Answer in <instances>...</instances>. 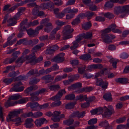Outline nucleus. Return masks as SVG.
Wrapping results in <instances>:
<instances>
[{"instance_id": "f257e3e1", "label": "nucleus", "mask_w": 129, "mask_h": 129, "mask_svg": "<svg viewBox=\"0 0 129 129\" xmlns=\"http://www.w3.org/2000/svg\"><path fill=\"white\" fill-rule=\"evenodd\" d=\"M111 31L110 28L109 27L102 31V34L101 38L104 42L106 43H109L112 42V40L115 38V36L112 34L105 35Z\"/></svg>"}, {"instance_id": "5fc2aeb1", "label": "nucleus", "mask_w": 129, "mask_h": 129, "mask_svg": "<svg viewBox=\"0 0 129 129\" xmlns=\"http://www.w3.org/2000/svg\"><path fill=\"white\" fill-rule=\"evenodd\" d=\"M75 103H71L67 104L65 106V108L67 109H71L74 106Z\"/></svg>"}, {"instance_id": "6e6552de", "label": "nucleus", "mask_w": 129, "mask_h": 129, "mask_svg": "<svg viewBox=\"0 0 129 129\" xmlns=\"http://www.w3.org/2000/svg\"><path fill=\"white\" fill-rule=\"evenodd\" d=\"M108 107V109L106 107H104V109H105L104 111L105 112L103 115V116L104 117H108L114 112L112 106L110 105H109Z\"/></svg>"}, {"instance_id": "4be33fe9", "label": "nucleus", "mask_w": 129, "mask_h": 129, "mask_svg": "<svg viewBox=\"0 0 129 129\" xmlns=\"http://www.w3.org/2000/svg\"><path fill=\"white\" fill-rule=\"evenodd\" d=\"M81 87L82 83L80 82H77L69 86L68 88V90H73Z\"/></svg>"}, {"instance_id": "aec40b11", "label": "nucleus", "mask_w": 129, "mask_h": 129, "mask_svg": "<svg viewBox=\"0 0 129 129\" xmlns=\"http://www.w3.org/2000/svg\"><path fill=\"white\" fill-rule=\"evenodd\" d=\"M84 15V14L83 13L80 14L78 15L77 18L71 23L72 25H74L77 24L80 22V20L82 18Z\"/></svg>"}, {"instance_id": "e2e57ef3", "label": "nucleus", "mask_w": 129, "mask_h": 129, "mask_svg": "<svg viewBox=\"0 0 129 129\" xmlns=\"http://www.w3.org/2000/svg\"><path fill=\"white\" fill-rule=\"evenodd\" d=\"M109 124L108 122L106 121H103L99 123L100 126L101 127H105L109 125Z\"/></svg>"}, {"instance_id": "f3484780", "label": "nucleus", "mask_w": 129, "mask_h": 129, "mask_svg": "<svg viewBox=\"0 0 129 129\" xmlns=\"http://www.w3.org/2000/svg\"><path fill=\"white\" fill-rule=\"evenodd\" d=\"M39 104L37 102L35 103L29 102L27 104L26 106L27 107H30L32 111L37 110V107L39 106Z\"/></svg>"}, {"instance_id": "6e6d98bb", "label": "nucleus", "mask_w": 129, "mask_h": 129, "mask_svg": "<svg viewBox=\"0 0 129 129\" xmlns=\"http://www.w3.org/2000/svg\"><path fill=\"white\" fill-rule=\"evenodd\" d=\"M38 74V71L37 69H35V71L33 70H31L27 73V75L28 76H30L34 74Z\"/></svg>"}, {"instance_id": "ddd939ff", "label": "nucleus", "mask_w": 129, "mask_h": 129, "mask_svg": "<svg viewBox=\"0 0 129 129\" xmlns=\"http://www.w3.org/2000/svg\"><path fill=\"white\" fill-rule=\"evenodd\" d=\"M64 54L63 53H59L54 57L52 61L53 62H62L64 60Z\"/></svg>"}, {"instance_id": "9d476101", "label": "nucleus", "mask_w": 129, "mask_h": 129, "mask_svg": "<svg viewBox=\"0 0 129 129\" xmlns=\"http://www.w3.org/2000/svg\"><path fill=\"white\" fill-rule=\"evenodd\" d=\"M95 84L97 86H101L105 90L107 88L108 82L106 81H104L102 79L99 78L97 79Z\"/></svg>"}, {"instance_id": "13d9d810", "label": "nucleus", "mask_w": 129, "mask_h": 129, "mask_svg": "<svg viewBox=\"0 0 129 129\" xmlns=\"http://www.w3.org/2000/svg\"><path fill=\"white\" fill-rule=\"evenodd\" d=\"M86 68L85 66L84 65L81 68H78V71L79 73L80 74H83L85 71V69Z\"/></svg>"}, {"instance_id": "09e8293b", "label": "nucleus", "mask_w": 129, "mask_h": 129, "mask_svg": "<svg viewBox=\"0 0 129 129\" xmlns=\"http://www.w3.org/2000/svg\"><path fill=\"white\" fill-rule=\"evenodd\" d=\"M65 98L67 100H73L75 98V95L73 94H71L66 95Z\"/></svg>"}, {"instance_id": "412c9836", "label": "nucleus", "mask_w": 129, "mask_h": 129, "mask_svg": "<svg viewBox=\"0 0 129 129\" xmlns=\"http://www.w3.org/2000/svg\"><path fill=\"white\" fill-rule=\"evenodd\" d=\"M85 111H83L81 113H79L78 111H77L73 113L70 116L71 117H77L78 118L83 117L85 114Z\"/></svg>"}, {"instance_id": "37998d69", "label": "nucleus", "mask_w": 129, "mask_h": 129, "mask_svg": "<svg viewBox=\"0 0 129 129\" xmlns=\"http://www.w3.org/2000/svg\"><path fill=\"white\" fill-rule=\"evenodd\" d=\"M122 11L121 6L117 7L115 8L114 11L115 14L118 15L121 13Z\"/></svg>"}, {"instance_id": "c85d7f7f", "label": "nucleus", "mask_w": 129, "mask_h": 129, "mask_svg": "<svg viewBox=\"0 0 129 129\" xmlns=\"http://www.w3.org/2000/svg\"><path fill=\"white\" fill-rule=\"evenodd\" d=\"M100 15H103L105 17L109 19L113 18L114 17V15L110 12H107L105 13H102L100 14Z\"/></svg>"}, {"instance_id": "c03bdc74", "label": "nucleus", "mask_w": 129, "mask_h": 129, "mask_svg": "<svg viewBox=\"0 0 129 129\" xmlns=\"http://www.w3.org/2000/svg\"><path fill=\"white\" fill-rule=\"evenodd\" d=\"M50 20V19L48 18H46L43 19L41 22V25H42L43 27L44 25L45 26V25L48 23Z\"/></svg>"}, {"instance_id": "79ce46f5", "label": "nucleus", "mask_w": 129, "mask_h": 129, "mask_svg": "<svg viewBox=\"0 0 129 129\" xmlns=\"http://www.w3.org/2000/svg\"><path fill=\"white\" fill-rule=\"evenodd\" d=\"M60 88V86L58 85H52L49 87V89L52 91H55L58 90Z\"/></svg>"}, {"instance_id": "2f4dec72", "label": "nucleus", "mask_w": 129, "mask_h": 129, "mask_svg": "<svg viewBox=\"0 0 129 129\" xmlns=\"http://www.w3.org/2000/svg\"><path fill=\"white\" fill-rule=\"evenodd\" d=\"M116 82L120 83L125 84L128 82V80L125 78H118L115 80Z\"/></svg>"}, {"instance_id": "72a5a7b5", "label": "nucleus", "mask_w": 129, "mask_h": 129, "mask_svg": "<svg viewBox=\"0 0 129 129\" xmlns=\"http://www.w3.org/2000/svg\"><path fill=\"white\" fill-rule=\"evenodd\" d=\"M28 101V98L26 97L22 98L17 101H16L17 104H22L26 103Z\"/></svg>"}, {"instance_id": "c756f323", "label": "nucleus", "mask_w": 129, "mask_h": 129, "mask_svg": "<svg viewBox=\"0 0 129 129\" xmlns=\"http://www.w3.org/2000/svg\"><path fill=\"white\" fill-rule=\"evenodd\" d=\"M13 57L9 59L7 58L4 61V63L5 64H10L13 62L15 59L17 58V56H13Z\"/></svg>"}, {"instance_id": "3c124183", "label": "nucleus", "mask_w": 129, "mask_h": 129, "mask_svg": "<svg viewBox=\"0 0 129 129\" xmlns=\"http://www.w3.org/2000/svg\"><path fill=\"white\" fill-rule=\"evenodd\" d=\"M43 115V113L40 111H38L34 113V118H37Z\"/></svg>"}, {"instance_id": "5701e85b", "label": "nucleus", "mask_w": 129, "mask_h": 129, "mask_svg": "<svg viewBox=\"0 0 129 129\" xmlns=\"http://www.w3.org/2000/svg\"><path fill=\"white\" fill-rule=\"evenodd\" d=\"M17 20L14 17L13 18H10L7 20L8 23L7 24L8 26H12L14 25L17 23Z\"/></svg>"}, {"instance_id": "49530a36", "label": "nucleus", "mask_w": 129, "mask_h": 129, "mask_svg": "<svg viewBox=\"0 0 129 129\" xmlns=\"http://www.w3.org/2000/svg\"><path fill=\"white\" fill-rule=\"evenodd\" d=\"M13 122H15V124L18 125H20L22 122L21 118L20 117H18L14 119L13 120Z\"/></svg>"}, {"instance_id": "393cba45", "label": "nucleus", "mask_w": 129, "mask_h": 129, "mask_svg": "<svg viewBox=\"0 0 129 129\" xmlns=\"http://www.w3.org/2000/svg\"><path fill=\"white\" fill-rule=\"evenodd\" d=\"M80 58L84 60H91V55L89 54H86L82 55L80 57Z\"/></svg>"}, {"instance_id": "bb28decb", "label": "nucleus", "mask_w": 129, "mask_h": 129, "mask_svg": "<svg viewBox=\"0 0 129 129\" xmlns=\"http://www.w3.org/2000/svg\"><path fill=\"white\" fill-rule=\"evenodd\" d=\"M17 40L16 38H15L13 40H10L9 39L3 45V47L5 48L8 45H11L14 43Z\"/></svg>"}, {"instance_id": "7c9ffc66", "label": "nucleus", "mask_w": 129, "mask_h": 129, "mask_svg": "<svg viewBox=\"0 0 129 129\" xmlns=\"http://www.w3.org/2000/svg\"><path fill=\"white\" fill-rule=\"evenodd\" d=\"M104 99L107 101H111L112 100L111 94L110 92L105 94L103 96Z\"/></svg>"}, {"instance_id": "a18cd8bd", "label": "nucleus", "mask_w": 129, "mask_h": 129, "mask_svg": "<svg viewBox=\"0 0 129 129\" xmlns=\"http://www.w3.org/2000/svg\"><path fill=\"white\" fill-rule=\"evenodd\" d=\"M79 77V75L77 74L71 76L70 77V79L72 82L74 80H77Z\"/></svg>"}, {"instance_id": "dca6fc26", "label": "nucleus", "mask_w": 129, "mask_h": 129, "mask_svg": "<svg viewBox=\"0 0 129 129\" xmlns=\"http://www.w3.org/2000/svg\"><path fill=\"white\" fill-rule=\"evenodd\" d=\"M92 34L91 32H88L86 33H83L79 34V36L82 40L83 38L89 39L92 38Z\"/></svg>"}, {"instance_id": "ea45409f", "label": "nucleus", "mask_w": 129, "mask_h": 129, "mask_svg": "<svg viewBox=\"0 0 129 129\" xmlns=\"http://www.w3.org/2000/svg\"><path fill=\"white\" fill-rule=\"evenodd\" d=\"M21 116L25 118L30 117L33 118L34 113L32 112H30L27 113L23 114L21 115Z\"/></svg>"}, {"instance_id": "1a4fd4ad", "label": "nucleus", "mask_w": 129, "mask_h": 129, "mask_svg": "<svg viewBox=\"0 0 129 129\" xmlns=\"http://www.w3.org/2000/svg\"><path fill=\"white\" fill-rule=\"evenodd\" d=\"M43 27L42 25H40L36 28L35 30L30 29L26 30L28 34L31 37H34L37 35L38 33V31Z\"/></svg>"}, {"instance_id": "f03ea898", "label": "nucleus", "mask_w": 129, "mask_h": 129, "mask_svg": "<svg viewBox=\"0 0 129 129\" xmlns=\"http://www.w3.org/2000/svg\"><path fill=\"white\" fill-rule=\"evenodd\" d=\"M73 30V29L71 28V26L70 25H67L65 26L63 31V39L66 40L72 38V36L71 34V33Z\"/></svg>"}, {"instance_id": "2eb2a0df", "label": "nucleus", "mask_w": 129, "mask_h": 129, "mask_svg": "<svg viewBox=\"0 0 129 129\" xmlns=\"http://www.w3.org/2000/svg\"><path fill=\"white\" fill-rule=\"evenodd\" d=\"M47 120L45 118H42L37 119L34 123L37 126L40 127L44 123H47Z\"/></svg>"}, {"instance_id": "9b49d317", "label": "nucleus", "mask_w": 129, "mask_h": 129, "mask_svg": "<svg viewBox=\"0 0 129 129\" xmlns=\"http://www.w3.org/2000/svg\"><path fill=\"white\" fill-rule=\"evenodd\" d=\"M122 11L123 12L121 15L120 17L123 18L127 16L129 13V5H126L124 6H121Z\"/></svg>"}, {"instance_id": "338daca9", "label": "nucleus", "mask_w": 129, "mask_h": 129, "mask_svg": "<svg viewBox=\"0 0 129 129\" xmlns=\"http://www.w3.org/2000/svg\"><path fill=\"white\" fill-rule=\"evenodd\" d=\"M113 2L110 1L107 2L106 3L105 5V6L106 7L111 8L113 6Z\"/></svg>"}, {"instance_id": "20e7f679", "label": "nucleus", "mask_w": 129, "mask_h": 129, "mask_svg": "<svg viewBox=\"0 0 129 129\" xmlns=\"http://www.w3.org/2000/svg\"><path fill=\"white\" fill-rule=\"evenodd\" d=\"M23 112L22 109L15 110H14L9 112L7 117L6 120L8 122L13 121V119L14 117L17 116L20 113Z\"/></svg>"}, {"instance_id": "bf43d9fd", "label": "nucleus", "mask_w": 129, "mask_h": 129, "mask_svg": "<svg viewBox=\"0 0 129 129\" xmlns=\"http://www.w3.org/2000/svg\"><path fill=\"white\" fill-rule=\"evenodd\" d=\"M97 120V119L96 118H92L88 121V123L89 125L94 124L96 123Z\"/></svg>"}, {"instance_id": "b1692460", "label": "nucleus", "mask_w": 129, "mask_h": 129, "mask_svg": "<svg viewBox=\"0 0 129 129\" xmlns=\"http://www.w3.org/2000/svg\"><path fill=\"white\" fill-rule=\"evenodd\" d=\"M107 71V69L106 68L103 69L100 71V72H98L95 74L94 78H97L98 77L102 76L104 74H107L106 73Z\"/></svg>"}, {"instance_id": "69168bd1", "label": "nucleus", "mask_w": 129, "mask_h": 129, "mask_svg": "<svg viewBox=\"0 0 129 129\" xmlns=\"http://www.w3.org/2000/svg\"><path fill=\"white\" fill-rule=\"evenodd\" d=\"M38 39H35L33 40H30L29 41V44L32 45H35L37 44L38 42Z\"/></svg>"}, {"instance_id": "0eeeda50", "label": "nucleus", "mask_w": 129, "mask_h": 129, "mask_svg": "<svg viewBox=\"0 0 129 129\" xmlns=\"http://www.w3.org/2000/svg\"><path fill=\"white\" fill-rule=\"evenodd\" d=\"M81 40L79 35L77 36L75 41L72 43L73 45L71 47V50H74L80 46V45H79V44L81 45L86 43V40H84L80 42V41Z\"/></svg>"}, {"instance_id": "603ef678", "label": "nucleus", "mask_w": 129, "mask_h": 129, "mask_svg": "<svg viewBox=\"0 0 129 129\" xmlns=\"http://www.w3.org/2000/svg\"><path fill=\"white\" fill-rule=\"evenodd\" d=\"M13 79V78L9 79L7 78L4 79L3 81L6 85H8L11 83Z\"/></svg>"}, {"instance_id": "680f3d73", "label": "nucleus", "mask_w": 129, "mask_h": 129, "mask_svg": "<svg viewBox=\"0 0 129 129\" xmlns=\"http://www.w3.org/2000/svg\"><path fill=\"white\" fill-rule=\"evenodd\" d=\"M71 63L73 67L75 68L76 67V66L78 64L79 62L77 60H74L71 61Z\"/></svg>"}, {"instance_id": "864d4df0", "label": "nucleus", "mask_w": 129, "mask_h": 129, "mask_svg": "<svg viewBox=\"0 0 129 129\" xmlns=\"http://www.w3.org/2000/svg\"><path fill=\"white\" fill-rule=\"evenodd\" d=\"M37 88V86H31L27 88L25 90V92L26 93L29 92L30 91L33 89H35Z\"/></svg>"}, {"instance_id": "052dcab7", "label": "nucleus", "mask_w": 129, "mask_h": 129, "mask_svg": "<svg viewBox=\"0 0 129 129\" xmlns=\"http://www.w3.org/2000/svg\"><path fill=\"white\" fill-rule=\"evenodd\" d=\"M126 120V117H122L117 119L116 121V122L118 123H122L124 121Z\"/></svg>"}, {"instance_id": "774afa93", "label": "nucleus", "mask_w": 129, "mask_h": 129, "mask_svg": "<svg viewBox=\"0 0 129 129\" xmlns=\"http://www.w3.org/2000/svg\"><path fill=\"white\" fill-rule=\"evenodd\" d=\"M95 99V97L94 96H91L88 98H87L86 96V98L85 99V101L86 102L89 103V102H91L94 101Z\"/></svg>"}, {"instance_id": "8fccbe9b", "label": "nucleus", "mask_w": 129, "mask_h": 129, "mask_svg": "<svg viewBox=\"0 0 129 129\" xmlns=\"http://www.w3.org/2000/svg\"><path fill=\"white\" fill-rule=\"evenodd\" d=\"M84 14V16L83 18L85 16L87 17L88 19H90L91 18V17L93 15L94 13L93 12H88L86 13L85 14L83 13Z\"/></svg>"}, {"instance_id": "4468645a", "label": "nucleus", "mask_w": 129, "mask_h": 129, "mask_svg": "<svg viewBox=\"0 0 129 129\" xmlns=\"http://www.w3.org/2000/svg\"><path fill=\"white\" fill-rule=\"evenodd\" d=\"M22 84L21 82H19L17 84L14 85L13 88H12V91L19 92L23 91L24 89V87L23 86L21 87L19 86L21 85Z\"/></svg>"}, {"instance_id": "f704fd0d", "label": "nucleus", "mask_w": 129, "mask_h": 129, "mask_svg": "<svg viewBox=\"0 0 129 129\" xmlns=\"http://www.w3.org/2000/svg\"><path fill=\"white\" fill-rule=\"evenodd\" d=\"M21 98V96L19 93L13 95L9 98V100H16Z\"/></svg>"}, {"instance_id": "cd10ccee", "label": "nucleus", "mask_w": 129, "mask_h": 129, "mask_svg": "<svg viewBox=\"0 0 129 129\" xmlns=\"http://www.w3.org/2000/svg\"><path fill=\"white\" fill-rule=\"evenodd\" d=\"M11 100H9L6 102L5 104V106L6 107H8L10 106H13L16 105V101H10Z\"/></svg>"}, {"instance_id": "7ed1b4c3", "label": "nucleus", "mask_w": 129, "mask_h": 129, "mask_svg": "<svg viewBox=\"0 0 129 129\" xmlns=\"http://www.w3.org/2000/svg\"><path fill=\"white\" fill-rule=\"evenodd\" d=\"M35 55L34 53H33L30 55L27 56L26 57V58L28 60V62L27 63H30L31 65H34L37 63L39 62L42 61L43 59L42 57H39L37 59H35Z\"/></svg>"}, {"instance_id": "de8ad7c7", "label": "nucleus", "mask_w": 129, "mask_h": 129, "mask_svg": "<svg viewBox=\"0 0 129 129\" xmlns=\"http://www.w3.org/2000/svg\"><path fill=\"white\" fill-rule=\"evenodd\" d=\"M22 5V4H21L18 3L17 4L13 7L9 8L8 13H10L14 11L17 7L19 6Z\"/></svg>"}, {"instance_id": "39448f33", "label": "nucleus", "mask_w": 129, "mask_h": 129, "mask_svg": "<svg viewBox=\"0 0 129 129\" xmlns=\"http://www.w3.org/2000/svg\"><path fill=\"white\" fill-rule=\"evenodd\" d=\"M27 19H26L21 22L20 24V26L21 28H22L23 27V29H25L26 28L25 27V26L27 28L30 26H33L37 25L39 23L38 21L37 20H35L33 22H31L29 23H27Z\"/></svg>"}, {"instance_id": "e433bc0d", "label": "nucleus", "mask_w": 129, "mask_h": 129, "mask_svg": "<svg viewBox=\"0 0 129 129\" xmlns=\"http://www.w3.org/2000/svg\"><path fill=\"white\" fill-rule=\"evenodd\" d=\"M82 28L85 30L88 29L91 26V23L90 22L85 23L82 24Z\"/></svg>"}, {"instance_id": "a19ab883", "label": "nucleus", "mask_w": 129, "mask_h": 129, "mask_svg": "<svg viewBox=\"0 0 129 129\" xmlns=\"http://www.w3.org/2000/svg\"><path fill=\"white\" fill-rule=\"evenodd\" d=\"M51 76L50 75H46L43 77L42 79L45 80V82L46 83H48L51 81Z\"/></svg>"}, {"instance_id": "0e129e2a", "label": "nucleus", "mask_w": 129, "mask_h": 129, "mask_svg": "<svg viewBox=\"0 0 129 129\" xmlns=\"http://www.w3.org/2000/svg\"><path fill=\"white\" fill-rule=\"evenodd\" d=\"M128 56V55L126 53L123 52L121 53L120 55V57L123 59L127 58Z\"/></svg>"}, {"instance_id": "c9c22d12", "label": "nucleus", "mask_w": 129, "mask_h": 129, "mask_svg": "<svg viewBox=\"0 0 129 129\" xmlns=\"http://www.w3.org/2000/svg\"><path fill=\"white\" fill-rule=\"evenodd\" d=\"M118 61V60L113 58H111L109 60V61L112 64L113 67L115 68H116V64Z\"/></svg>"}, {"instance_id": "f8f14e48", "label": "nucleus", "mask_w": 129, "mask_h": 129, "mask_svg": "<svg viewBox=\"0 0 129 129\" xmlns=\"http://www.w3.org/2000/svg\"><path fill=\"white\" fill-rule=\"evenodd\" d=\"M66 93V91L64 89L61 90L59 91L58 93L56 95L52 97L50 99L53 101H57L60 100V98L63 94H65Z\"/></svg>"}, {"instance_id": "4d7b16f0", "label": "nucleus", "mask_w": 129, "mask_h": 129, "mask_svg": "<svg viewBox=\"0 0 129 129\" xmlns=\"http://www.w3.org/2000/svg\"><path fill=\"white\" fill-rule=\"evenodd\" d=\"M49 3H46L42 4L40 5L41 8L42 9H45L49 8Z\"/></svg>"}, {"instance_id": "a211bd4d", "label": "nucleus", "mask_w": 129, "mask_h": 129, "mask_svg": "<svg viewBox=\"0 0 129 129\" xmlns=\"http://www.w3.org/2000/svg\"><path fill=\"white\" fill-rule=\"evenodd\" d=\"M60 112L59 111H55L53 113V117L51 118L52 120L54 122H58L60 121V118L58 117L59 115Z\"/></svg>"}, {"instance_id": "473e14b6", "label": "nucleus", "mask_w": 129, "mask_h": 129, "mask_svg": "<svg viewBox=\"0 0 129 129\" xmlns=\"http://www.w3.org/2000/svg\"><path fill=\"white\" fill-rule=\"evenodd\" d=\"M86 98V95H83L82 94H80L78 95L76 97V100H80V101L82 102L84 100L85 101V99Z\"/></svg>"}, {"instance_id": "4c0bfd02", "label": "nucleus", "mask_w": 129, "mask_h": 129, "mask_svg": "<svg viewBox=\"0 0 129 129\" xmlns=\"http://www.w3.org/2000/svg\"><path fill=\"white\" fill-rule=\"evenodd\" d=\"M43 45V43H42L39 45L36 46L33 48L32 50V51L33 52H36L37 50L40 49Z\"/></svg>"}, {"instance_id": "423d86ee", "label": "nucleus", "mask_w": 129, "mask_h": 129, "mask_svg": "<svg viewBox=\"0 0 129 129\" xmlns=\"http://www.w3.org/2000/svg\"><path fill=\"white\" fill-rule=\"evenodd\" d=\"M47 91V89L44 88L39 90L36 92H34L31 94L30 95L31 96L30 98V101H35L39 100V99L37 97V96L38 95L40 94Z\"/></svg>"}, {"instance_id": "a878e982", "label": "nucleus", "mask_w": 129, "mask_h": 129, "mask_svg": "<svg viewBox=\"0 0 129 129\" xmlns=\"http://www.w3.org/2000/svg\"><path fill=\"white\" fill-rule=\"evenodd\" d=\"M45 26L44 31L47 33H49L51 31L53 27L52 23L50 22L47 23L45 25Z\"/></svg>"}, {"instance_id": "6ab92c4d", "label": "nucleus", "mask_w": 129, "mask_h": 129, "mask_svg": "<svg viewBox=\"0 0 129 129\" xmlns=\"http://www.w3.org/2000/svg\"><path fill=\"white\" fill-rule=\"evenodd\" d=\"M34 121L31 118H27L26 120L24 125L26 128H30L33 126V122Z\"/></svg>"}, {"instance_id": "58836bf2", "label": "nucleus", "mask_w": 129, "mask_h": 129, "mask_svg": "<svg viewBox=\"0 0 129 129\" xmlns=\"http://www.w3.org/2000/svg\"><path fill=\"white\" fill-rule=\"evenodd\" d=\"M74 122L73 119H69L68 120L64 121L63 123L64 124L69 126L72 124Z\"/></svg>"}]
</instances>
